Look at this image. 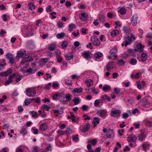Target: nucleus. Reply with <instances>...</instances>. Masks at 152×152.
I'll return each instance as SVG.
<instances>
[{
  "instance_id": "obj_1",
  "label": "nucleus",
  "mask_w": 152,
  "mask_h": 152,
  "mask_svg": "<svg viewBox=\"0 0 152 152\" xmlns=\"http://www.w3.org/2000/svg\"><path fill=\"white\" fill-rule=\"evenodd\" d=\"M26 94L29 97L34 96L36 94V91L32 88H29L26 89Z\"/></svg>"
},
{
  "instance_id": "obj_2",
  "label": "nucleus",
  "mask_w": 152,
  "mask_h": 152,
  "mask_svg": "<svg viewBox=\"0 0 152 152\" xmlns=\"http://www.w3.org/2000/svg\"><path fill=\"white\" fill-rule=\"evenodd\" d=\"M140 134L137 136L138 139L140 141H142L145 140L146 135L145 132L143 130H140Z\"/></svg>"
},
{
  "instance_id": "obj_3",
  "label": "nucleus",
  "mask_w": 152,
  "mask_h": 152,
  "mask_svg": "<svg viewBox=\"0 0 152 152\" xmlns=\"http://www.w3.org/2000/svg\"><path fill=\"white\" fill-rule=\"evenodd\" d=\"M91 39L94 45L97 46L100 44V42L99 39L95 36H92L91 37Z\"/></svg>"
},
{
  "instance_id": "obj_4",
  "label": "nucleus",
  "mask_w": 152,
  "mask_h": 152,
  "mask_svg": "<svg viewBox=\"0 0 152 152\" xmlns=\"http://www.w3.org/2000/svg\"><path fill=\"white\" fill-rule=\"evenodd\" d=\"M6 58L9 61L10 63L11 64H13L14 62V58L13 55L11 53H9L6 55Z\"/></svg>"
},
{
  "instance_id": "obj_5",
  "label": "nucleus",
  "mask_w": 152,
  "mask_h": 152,
  "mask_svg": "<svg viewBox=\"0 0 152 152\" xmlns=\"http://www.w3.org/2000/svg\"><path fill=\"white\" fill-rule=\"evenodd\" d=\"M137 19L138 16L137 14H134L132 16L131 18V22L133 26H135L137 25Z\"/></svg>"
},
{
  "instance_id": "obj_6",
  "label": "nucleus",
  "mask_w": 152,
  "mask_h": 152,
  "mask_svg": "<svg viewBox=\"0 0 152 152\" xmlns=\"http://www.w3.org/2000/svg\"><path fill=\"white\" fill-rule=\"evenodd\" d=\"M144 47V45L139 43L137 45L136 47L134 48V51L140 52H143Z\"/></svg>"
},
{
  "instance_id": "obj_7",
  "label": "nucleus",
  "mask_w": 152,
  "mask_h": 152,
  "mask_svg": "<svg viewBox=\"0 0 152 152\" xmlns=\"http://www.w3.org/2000/svg\"><path fill=\"white\" fill-rule=\"evenodd\" d=\"M114 63L113 62H109L105 66L106 69L108 71H110L113 68Z\"/></svg>"
},
{
  "instance_id": "obj_8",
  "label": "nucleus",
  "mask_w": 152,
  "mask_h": 152,
  "mask_svg": "<svg viewBox=\"0 0 152 152\" xmlns=\"http://www.w3.org/2000/svg\"><path fill=\"white\" fill-rule=\"evenodd\" d=\"M106 135L108 138H113L114 137V133L113 130L111 129H108Z\"/></svg>"
},
{
  "instance_id": "obj_9",
  "label": "nucleus",
  "mask_w": 152,
  "mask_h": 152,
  "mask_svg": "<svg viewBox=\"0 0 152 152\" xmlns=\"http://www.w3.org/2000/svg\"><path fill=\"white\" fill-rule=\"evenodd\" d=\"M107 111L105 110H102L97 112V114L101 117L105 116L107 115Z\"/></svg>"
},
{
  "instance_id": "obj_10",
  "label": "nucleus",
  "mask_w": 152,
  "mask_h": 152,
  "mask_svg": "<svg viewBox=\"0 0 152 152\" xmlns=\"http://www.w3.org/2000/svg\"><path fill=\"white\" fill-rule=\"evenodd\" d=\"M82 56L87 59L90 58L92 56V54L88 52L85 51L82 53Z\"/></svg>"
},
{
  "instance_id": "obj_11",
  "label": "nucleus",
  "mask_w": 152,
  "mask_h": 152,
  "mask_svg": "<svg viewBox=\"0 0 152 152\" xmlns=\"http://www.w3.org/2000/svg\"><path fill=\"white\" fill-rule=\"evenodd\" d=\"M137 88L140 89L142 88H143L144 87L145 83L144 81H142L141 82L140 81H138L137 82Z\"/></svg>"
},
{
  "instance_id": "obj_12",
  "label": "nucleus",
  "mask_w": 152,
  "mask_h": 152,
  "mask_svg": "<svg viewBox=\"0 0 152 152\" xmlns=\"http://www.w3.org/2000/svg\"><path fill=\"white\" fill-rule=\"evenodd\" d=\"M148 55L145 53H143L141 54L140 61L145 62L146 61L148 58Z\"/></svg>"
},
{
  "instance_id": "obj_13",
  "label": "nucleus",
  "mask_w": 152,
  "mask_h": 152,
  "mask_svg": "<svg viewBox=\"0 0 152 152\" xmlns=\"http://www.w3.org/2000/svg\"><path fill=\"white\" fill-rule=\"evenodd\" d=\"M80 18L82 21H85L87 20L88 18V16L87 14L83 12L80 15Z\"/></svg>"
},
{
  "instance_id": "obj_14",
  "label": "nucleus",
  "mask_w": 152,
  "mask_h": 152,
  "mask_svg": "<svg viewBox=\"0 0 152 152\" xmlns=\"http://www.w3.org/2000/svg\"><path fill=\"white\" fill-rule=\"evenodd\" d=\"M121 112L119 110H114L111 112V114L113 117H117L119 116Z\"/></svg>"
},
{
  "instance_id": "obj_15",
  "label": "nucleus",
  "mask_w": 152,
  "mask_h": 152,
  "mask_svg": "<svg viewBox=\"0 0 152 152\" xmlns=\"http://www.w3.org/2000/svg\"><path fill=\"white\" fill-rule=\"evenodd\" d=\"M110 99H111L110 98L108 97V96L106 95H104L101 97L100 100L102 103L106 101V100H107L108 101H110Z\"/></svg>"
},
{
  "instance_id": "obj_16",
  "label": "nucleus",
  "mask_w": 152,
  "mask_h": 152,
  "mask_svg": "<svg viewBox=\"0 0 152 152\" xmlns=\"http://www.w3.org/2000/svg\"><path fill=\"white\" fill-rule=\"evenodd\" d=\"M136 139L137 137L134 135H131L127 137V140L129 142L132 141L133 142H135L136 141Z\"/></svg>"
},
{
  "instance_id": "obj_17",
  "label": "nucleus",
  "mask_w": 152,
  "mask_h": 152,
  "mask_svg": "<svg viewBox=\"0 0 152 152\" xmlns=\"http://www.w3.org/2000/svg\"><path fill=\"white\" fill-rule=\"evenodd\" d=\"M130 39L128 37H126L125 39V42L122 44V45L123 46H125V47H126L128 45L130 44Z\"/></svg>"
},
{
  "instance_id": "obj_18",
  "label": "nucleus",
  "mask_w": 152,
  "mask_h": 152,
  "mask_svg": "<svg viewBox=\"0 0 152 152\" xmlns=\"http://www.w3.org/2000/svg\"><path fill=\"white\" fill-rule=\"evenodd\" d=\"M33 59L31 57L28 56V57L25 58H23L21 62L23 63H24L26 62H29L32 61L33 60Z\"/></svg>"
},
{
  "instance_id": "obj_19",
  "label": "nucleus",
  "mask_w": 152,
  "mask_h": 152,
  "mask_svg": "<svg viewBox=\"0 0 152 152\" xmlns=\"http://www.w3.org/2000/svg\"><path fill=\"white\" fill-rule=\"evenodd\" d=\"M47 128V126L46 123H43L40 126L39 129L41 131H44L46 130Z\"/></svg>"
},
{
  "instance_id": "obj_20",
  "label": "nucleus",
  "mask_w": 152,
  "mask_h": 152,
  "mask_svg": "<svg viewBox=\"0 0 152 152\" xmlns=\"http://www.w3.org/2000/svg\"><path fill=\"white\" fill-rule=\"evenodd\" d=\"M56 44L55 43H53L50 45L48 48L50 51H53L55 50V49L56 48Z\"/></svg>"
},
{
  "instance_id": "obj_21",
  "label": "nucleus",
  "mask_w": 152,
  "mask_h": 152,
  "mask_svg": "<svg viewBox=\"0 0 152 152\" xmlns=\"http://www.w3.org/2000/svg\"><path fill=\"white\" fill-rule=\"evenodd\" d=\"M48 59L46 58L41 59L39 62V64L41 66H42L46 63Z\"/></svg>"
},
{
  "instance_id": "obj_22",
  "label": "nucleus",
  "mask_w": 152,
  "mask_h": 152,
  "mask_svg": "<svg viewBox=\"0 0 152 152\" xmlns=\"http://www.w3.org/2000/svg\"><path fill=\"white\" fill-rule=\"evenodd\" d=\"M86 83V85L88 87H89L93 84V82L92 80L90 79H88L86 80L85 81Z\"/></svg>"
},
{
  "instance_id": "obj_23",
  "label": "nucleus",
  "mask_w": 152,
  "mask_h": 152,
  "mask_svg": "<svg viewBox=\"0 0 152 152\" xmlns=\"http://www.w3.org/2000/svg\"><path fill=\"white\" fill-rule=\"evenodd\" d=\"M103 56L102 54L100 52H98L95 54L94 57L96 59H99Z\"/></svg>"
},
{
  "instance_id": "obj_24",
  "label": "nucleus",
  "mask_w": 152,
  "mask_h": 152,
  "mask_svg": "<svg viewBox=\"0 0 152 152\" xmlns=\"http://www.w3.org/2000/svg\"><path fill=\"white\" fill-rule=\"evenodd\" d=\"M24 55V54L21 51H18L17 52V55L16 56L17 58H21Z\"/></svg>"
},
{
  "instance_id": "obj_25",
  "label": "nucleus",
  "mask_w": 152,
  "mask_h": 152,
  "mask_svg": "<svg viewBox=\"0 0 152 152\" xmlns=\"http://www.w3.org/2000/svg\"><path fill=\"white\" fill-rule=\"evenodd\" d=\"M65 57L66 60H70L73 58L74 56L72 55L67 54L65 55Z\"/></svg>"
},
{
  "instance_id": "obj_26",
  "label": "nucleus",
  "mask_w": 152,
  "mask_h": 152,
  "mask_svg": "<svg viewBox=\"0 0 152 152\" xmlns=\"http://www.w3.org/2000/svg\"><path fill=\"white\" fill-rule=\"evenodd\" d=\"M29 113L31 115V116L34 118H36L38 116L37 113L34 111H31Z\"/></svg>"
},
{
  "instance_id": "obj_27",
  "label": "nucleus",
  "mask_w": 152,
  "mask_h": 152,
  "mask_svg": "<svg viewBox=\"0 0 152 152\" xmlns=\"http://www.w3.org/2000/svg\"><path fill=\"white\" fill-rule=\"evenodd\" d=\"M33 99H27L25 100L24 102L25 106L28 105L33 100Z\"/></svg>"
},
{
  "instance_id": "obj_28",
  "label": "nucleus",
  "mask_w": 152,
  "mask_h": 152,
  "mask_svg": "<svg viewBox=\"0 0 152 152\" xmlns=\"http://www.w3.org/2000/svg\"><path fill=\"white\" fill-rule=\"evenodd\" d=\"M26 129V128L25 126H23L22 129L20 131V133L23 134L24 135L26 134L27 133V131Z\"/></svg>"
},
{
  "instance_id": "obj_29",
  "label": "nucleus",
  "mask_w": 152,
  "mask_h": 152,
  "mask_svg": "<svg viewBox=\"0 0 152 152\" xmlns=\"http://www.w3.org/2000/svg\"><path fill=\"white\" fill-rule=\"evenodd\" d=\"M119 33V31L116 30H114L111 32L110 33L112 37H115Z\"/></svg>"
},
{
  "instance_id": "obj_30",
  "label": "nucleus",
  "mask_w": 152,
  "mask_h": 152,
  "mask_svg": "<svg viewBox=\"0 0 152 152\" xmlns=\"http://www.w3.org/2000/svg\"><path fill=\"white\" fill-rule=\"evenodd\" d=\"M28 8L31 10H34L35 8L34 5L32 3H29L28 4Z\"/></svg>"
},
{
  "instance_id": "obj_31",
  "label": "nucleus",
  "mask_w": 152,
  "mask_h": 152,
  "mask_svg": "<svg viewBox=\"0 0 152 152\" xmlns=\"http://www.w3.org/2000/svg\"><path fill=\"white\" fill-rule=\"evenodd\" d=\"M123 30L126 33L129 32L131 31V29L129 27L126 26H124L123 28Z\"/></svg>"
},
{
  "instance_id": "obj_32",
  "label": "nucleus",
  "mask_w": 152,
  "mask_h": 152,
  "mask_svg": "<svg viewBox=\"0 0 152 152\" xmlns=\"http://www.w3.org/2000/svg\"><path fill=\"white\" fill-rule=\"evenodd\" d=\"M111 88L109 85H105L102 88V90L104 91H105L108 90H110Z\"/></svg>"
},
{
  "instance_id": "obj_33",
  "label": "nucleus",
  "mask_w": 152,
  "mask_h": 152,
  "mask_svg": "<svg viewBox=\"0 0 152 152\" xmlns=\"http://www.w3.org/2000/svg\"><path fill=\"white\" fill-rule=\"evenodd\" d=\"M65 35L64 32H62L60 34H58L56 35V37L58 39L62 38Z\"/></svg>"
},
{
  "instance_id": "obj_34",
  "label": "nucleus",
  "mask_w": 152,
  "mask_h": 152,
  "mask_svg": "<svg viewBox=\"0 0 152 152\" xmlns=\"http://www.w3.org/2000/svg\"><path fill=\"white\" fill-rule=\"evenodd\" d=\"M126 10L125 8H121L119 11L118 12L121 15H124L126 12Z\"/></svg>"
},
{
  "instance_id": "obj_35",
  "label": "nucleus",
  "mask_w": 152,
  "mask_h": 152,
  "mask_svg": "<svg viewBox=\"0 0 152 152\" xmlns=\"http://www.w3.org/2000/svg\"><path fill=\"white\" fill-rule=\"evenodd\" d=\"M69 30L70 31H71L73 30V28H75V26L74 24H71L69 25Z\"/></svg>"
},
{
  "instance_id": "obj_36",
  "label": "nucleus",
  "mask_w": 152,
  "mask_h": 152,
  "mask_svg": "<svg viewBox=\"0 0 152 152\" xmlns=\"http://www.w3.org/2000/svg\"><path fill=\"white\" fill-rule=\"evenodd\" d=\"M82 89L81 88H75L73 90V92L74 93H80L82 92Z\"/></svg>"
},
{
  "instance_id": "obj_37",
  "label": "nucleus",
  "mask_w": 152,
  "mask_h": 152,
  "mask_svg": "<svg viewBox=\"0 0 152 152\" xmlns=\"http://www.w3.org/2000/svg\"><path fill=\"white\" fill-rule=\"evenodd\" d=\"M99 20L102 23H103L105 20L104 16L103 15H101L99 16Z\"/></svg>"
},
{
  "instance_id": "obj_38",
  "label": "nucleus",
  "mask_w": 152,
  "mask_h": 152,
  "mask_svg": "<svg viewBox=\"0 0 152 152\" xmlns=\"http://www.w3.org/2000/svg\"><path fill=\"white\" fill-rule=\"evenodd\" d=\"M75 103V105H77L80 103V100L78 98L75 97L72 100Z\"/></svg>"
},
{
  "instance_id": "obj_39",
  "label": "nucleus",
  "mask_w": 152,
  "mask_h": 152,
  "mask_svg": "<svg viewBox=\"0 0 152 152\" xmlns=\"http://www.w3.org/2000/svg\"><path fill=\"white\" fill-rule=\"evenodd\" d=\"M142 104L143 106H145L148 104V102L147 100L145 98H143L142 99Z\"/></svg>"
},
{
  "instance_id": "obj_40",
  "label": "nucleus",
  "mask_w": 152,
  "mask_h": 152,
  "mask_svg": "<svg viewBox=\"0 0 152 152\" xmlns=\"http://www.w3.org/2000/svg\"><path fill=\"white\" fill-rule=\"evenodd\" d=\"M93 121L94 127H95V125L99 123V120L98 118L97 117H95L94 118Z\"/></svg>"
},
{
  "instance_id": "obj_41",
  "label": "nucleus",
  "mask_w": 152,
  "mask_h": 152,
  "mask_svg": "<svg viewBox=\"0 0 152 152\" xmlns=\"http://www.w3.org/2000/svg\"><path fill=\"white\" fill-rule=\"evenodd\" d=\"M68 45V42L66 41H64L62 42L61 44L62 48H65Z\"/></svg>"
},
{
  "instance_id": "obj_42",
  "label": "nucleus",
  "mask_w": 152,
  "mask_h": 152,
  "mask_svg": "<svg viewBox=\"0 0 152 152\" xmlns=\"http://www.w3.org/2000/svg\"><path fill=\"white\" fill-rule=\"evenodd\" d=\"M41 108L42 110H43V112L45 113L44 111L46 110V111H48V106L45 104H43L41 106Z\"/></svg>"
},
{
  "instance_id": "obj_43",
  "label": "nucleus",
  "mask_w": 152,
  "mask_h": 152,
  "mask_svg": "<svg viewBox=\"0 0 152 152\" xmlns=\"http://www.w3.org/2000/svg\"><path fill=\"white\" fill-rule=\"evenodd\" d=\"M137 63V60L135 59H131L130 60V64L132 65H134Z\"/></svg>"
},
{
  "instance_id": "obj_44",
  "label": "nucleus",
  "mask_w": 152,
  "mask_h": 152,
  "mask_svg": "<svg viewBox=\"0 0 152 152\" xmlns=\"http://www.w3.org/2000/svg\"><path fill=\"white\" fill-rule=\"evenodd\" d=\"M39 147L37 146H35L33 147L32 152H37L39 149Z\"/></svg>"
},
{
  "instance_id": "obj_45",
  "label": "nucleus",
  "mask_w": 152,
  "mask_h": 152,
  "mask_svg": "<svg viewBox=\"0 0 152 152\" xmlns=\"http://www.w3.org/2000/svg\"><path fill=\"white\" fill-rule=\"evenodd\" d=\"M118 63L120 66H121L124 65L125 62L122 60H118Z\"/></svg>"
},
{
  "instance_id": "obj_46",
  "label": "nucleus",
  "mask_w": 152,
  "mask_h": 152,
  "mask_svg": "<svg viewBox=\"0 0 152 152\" xmlns=\"http://www.w3.org/2000/svg\"><path fill=\"white\" fill-rule=\"evenodd\" d=\"M146 125L149 127H152V121H147L146 123Z\"/></svg>"
},
{
  "instance_id": "obj_47",
  "label": "nucleus",
  "mask_w": 152,
  "mask_h": 152,
  "mask_svg": "<svg viewBox=\"0 0 152 152\" xmlns=\"http://www.w3.org/2000/svg\"><path fill=\"white\" fill-rule=\"evenodd\" d=\"M57 25L60 28H61L63 27V23L61 21L58 22L57 23Z\"/></svg>"
},
{
  "instance_id": "obj_48",
  "label": "nucleus",
  "mask_w": 152,
  "mask_h": 152,
  "mask_svg": "<svg viewBox=\"0 0 152 152\" xmlns=\"http://www.w3.org/2000/svg\"><path fill=\"white\" fill-rule=\"evenodd\" d=\"M65 83L68 86H71L72 85V82L71 81L69 80H66L65 81Z\"/></svg>"
},
{
  "instance_id": "obj_49",
  "label": "nucleus",
  "mask_w": 152,
  "mask_h": 152,
  "mask_svg": "<svg viewBox=\"0 0 152 152\" xmlns=\"http://www.w3.org/2000/svg\"><path fill=\"white\" fill-rule=\"evenodd\" d=\"M117 51V50L115 48H113L110 50V53L111 54H113L116 52Z\"/></svg>"
},
{
  "instance_id": "obj_50",
  "label": "nucleus",
  "mask_w": 152,
  "mask_h": 152,
  "mask_svg": "<svg viewBox=\"0 0 152 152\" xmlns=\"http://www.w3.org/2000/svg\"><path fill=\"white\" fill-rule=\"evenodd\" d=\"M32 129L34 130V134H38V129H36L35 127H33L32 128Z\"/></svg>"
},
{
  "instance_id": "obj_51",
  "label": "nucleus",
  "mask_w": 152,
  "mask_h": 152,
  "mask_svg": "<svg viewBox=\"0 0 152 152\" xmlns=\"http://www.w3.org/2000/svg\"><path fill=\"white\" fill-rule=\"evenodd\" d=\"M78 135L77 134L76 136H73L72 137V139L73 140L76 141L78 139Z\"/></svg>"
},
{
  "instance_id": "obj_52",
  "label": "nucleus",
  "mask_w": 152,
  "mask_h": 152,
  "mask_svg": "<svg viewBox=\"0 0 152 152\" xmlns=\"http://www.w3.org/2000/svg\"><path fill=\"white\" fill-rule=\"evenodd\" d=\"M83 117H85L84 118V119L85 120H89L90 119V117H88V115H86L84 114L83 115Z\"/></svg>"
},
{
  "instance_id": "obj_53",
  "label": "nucleus",
  "mask_w": 152,
  "mask_h": 152,
  "mask_svg": "<svg viewBox=\"0 0 152 152\" xmlns=\"http://www.w3.org/2000/svg\"><path fill=\"white\" fill-rule=\"evenodd\" d=\"M149 145V144L145 143H144L143 144H142V147L143 148H145L148 147Z\"/></svg>"
},
{
  "instance_id": "obj_54",
  "label": "nucleus",
  "mask_w": 152,
  "mask_h": 152,
  "mask_svg": "<svg viewBox=\"0 0 152 152\" xmlns=\"http://www.w3.org/2000/svg\"><path fill=\"white\" fill-rule=\"evenodd\" d=\"M100 102L98 99H96L95 100L94 102V105L95 106H96L98 105L99 104Z\"/></svg>"
},
{
  "instance_id": "obj_55",
  "label": "nucleus",
  "mask_w": 152,
  "mask_h": 152,
  "mask_svg": "<svg viewBox=\"0 0 152 152\" xmlns=\"http://www.w3.org/2000/svg\"><path fill=\"white\" fill-rule=\"evenodd\" d=\"M91 91L93 93H94V94H98L99 93V91H96L95 90L94 88H91Z\"/></svg>"
},
{
  "instance_id": "obj_56",
  "label": "nucleus",
  "mask_w": 152,
  "mask_h": 152,
  "mask_svg": "<svg viewBox=\"0 0 152 152\" xmlns=\"http://www.w3.org/2000/svg\"><path fill=\"white\" fill-rule=\"evenodd\" d=\"M88 107L86 105H83L82 107V109L83 111L86 110H87Z\"/></svg>"
},
{
  "instance_id": "obj_57",
  "label": "nucleus",
  "mask_w": 152,
  "mask_h": 152,
  "mask_svg": "<svg viewBox=\"0 0 152 152\" xmlns=\"http://www.w3.org/2000/svg\"><path fill=\"white\" fill-rule=\"evenodd\" d=\"M129 116V115L127 113H124L122 114V118L126 119Z\"/></svg>"
},
{
  "instance_id": "obj_58",
  "label": "nucleus",
  "mask_w": 152,
  "mask_h": 152,
  "mask_svg": "<svg viewBox=\"0 0 152 152\" xmlns=\"http://www.w3.org/2000/svg\"><path fill=\"white\" fill-rule=\"evenodd\" d=\"M124 132V130L123 129H122L121 130H119L118 133L119 134L120 136H122L123 135V133Z\"/></svg>"
},
{
  "instance_id": "obj_59",
  "label": "nucleus",
  "mask_w": 152,
  "mask_h": 152,
  "mask_svg": "<svg viewBox=\"0 0 152 152\" xmlns=\"http://www.w3.org/2000/svg\"><path fill=\"white\" fill-rule=\"evenodd\" d=\"M118 75L117 73H114L113 74V78H116L118 77Z\"/></svg>"
},
{
  "instance_id": "obj_60",
  "label": "nucleus",
  "mask_w": 152,
  "mask_h": 152,
  "mask_svg": "<svg viewBox=\"0 0 152 152\" xmlns=\"http://www.w3.org/2000/svg\"><path fill=\"white\" fill-rule=\"evenodd\" d=\"M33 69L31 68H29L27 70L26 72H25L27 73H32L33 72Z\"/></svg>"
},
{
  "instance_id": "obj_61",
  "label": "nucleus",
  "mask_w": 152,
  "mask_h": 152,
  "mask_svg": "<svg viewBox=\"0 0 152 152\" xmlns=\"http://www.w3.org/2000/svg\"><path fill=\"white\" fill-rule=\"evenodd\" d=\"M114 91L117 94H119L120 92V90L117 88H114Z\"/></svg>"
},
{
  "instance_id": "obj_62",
  "label": "nucleus",
  "mask_w": 152,
  "mask_h": 152,
  "mask_svg": "<svg viewBox=\"0 0 152 152\" xmlns=\"http://www.w3.org/2000/svg\"><path fill=\"white\" fill-rule=\"evenodd\" d=\"M65 98L66 99V100H67V101H68L71 99V96L69 94H67Z\"/></svg>"
},
{
  "instance_id": "obj_63",
  "label": "nucleus",
  "mask_w": 152,
  "mask_h": 152,
  "mask_svg": "<svg viewBox=\"0 0 152 152\" xmlns=\"http://www.w3.org/2000/svg\"><path fill=\"white\" fill-rule=\"evenodd\" d=\"M93 24L94 26H98L99 24L98 20H95L93 22Z\"/></svg>"
},
{
  "instance_id": "obj_64",
  "label": "nucleus",
  "mask_w": 152,
  "mask_h": 152,
  "mask_svg": "<svg viewBox=\"0 0 152 152\" xmlns=\"http://www.w3.org/2000/svg\"><path fill=\"white\" fill-rule=\"evenodd\" d=\"M23 150L20 148H18L16 150V152H23Z\"/></svg>"
}]
</instances>
